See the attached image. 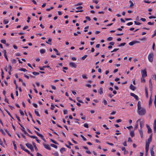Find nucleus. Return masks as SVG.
Wrapping results in <instances>:
<instances>
[{
	"mask_svg": "<svg viewBox=\"0 0 156 156\" xmlns=\"http://www.w3.org/2000/svg\"><path fill=\"white\" fill-rule=\"evenodd\" d=\"M148 142H146V143H149V144L150 143H151V141H152V139H151V138H149L148 139Z\"/></svg>",
	"mask_w": 156,
	"mask_h": 156,
	"instance_id": "3c124183",
	"label": "nucleus"
},
{
	"mask_svg": "<svg viewBox=\"0 0 156 156\" xmlns=\"http://www.w3.org/2000/svg\"><path fill=\"white\" fill-rule=\"evenodd\" d=\"M34 132L36 133L37 134V136L40 137H42V135L40 134L38 132L36 131L35 130Z\"/></svg>",
	"mask_w": 156,
	"mask_h": 156,
	"instance_id": "f3484780",
	"label": "nucleus"
},
{
	"mask_svg": "<svg viewBox=\"0 0 156 156\" xmlns=\"http://www.w3.org/2000/svg\"><path fill=\"white\" fill-rule=\"evenodd\" d=\"M0 144L2 146L4 147V144L1 140H0Z\"/></svg>",
	"mask_w": 156,
	"mask_h": 156,
	"instance_id": "680f3d73",
	"label": "nucleus"
},
{
	"mask_svg": "<svg viewBox=\"0 0 156 156\" xmlns=\"http://www.w3.org/2000/svg\"><path fill=\"white\" fill-rule=\"evenodd\" d=\"M151 96H152V95L151 94V96L150 97L149 100V105L150 106H151V105H151L152 104V99H151Z\"/></svg>",
	"mask_w": 156,
	"mask_h": 156,
	"instance_id": "6ab92c4d",
	"label": "nucleus"
},
{
	"mask_svg": "<svg viewBox=\"0 0 156 156\" xmlns=\"http://www.w3.org/2000/svg\"><path fill=\"white\" fill-rule=\"evenodd\" d=\"M0 131L4 135H5V133L4 132L3 130L2 129H0Z\"/></svg>",
	"mask_w": 156,
	"mask_h": 156,
	"instance_id": "e433bc0d",
	"label": "nucleus"
},
{
	"mask_svg": "<svg viewBox=\"0 0 156 156\" xmlns=\"http://www.w3.org/2000/svg\"><path fill=\"white\" fill-rule=\"evenodd\" d=\"M130 135L132 137L134 136L135 134L134 133V132L133 131H131L130 132Z\"/></svg>",
	"mask_w": 156,
	"mask_h": 156,
	"instance_id": "aec40b11",
	"label": "nucleus"
},
{
	"mask_svg": "<svg viewBox=\"0 0 156 156\" xmlns=\"http://www.w3.org/2000/svg\"><path fill=\"white\" fill-rule=\"evenodd\" d=\"M43 145L46 149L48 150H51V148L49 146L48 144H43Z\"/></svg>",
	"mask_w": 156,
	"mask_h": 156,
	"instance_id": "9d476101",
	"label": "nucleus"
},
{
	"mask_svg": "<svg viewBox=\"0 0 156 156\" xmlns=\"http://www.w3.org/2000/svg\"><path fill=\"white\" fill-rule=\"evenodd\" d=\"M40 52L41 54H44L45 52V50L44 49H41L40 50Z\"/></svg>",
	"mask_w": 156,
	"mask_h": 156,
	"instance_id": "473e14b6",
	"label": "nucleus"
},
{
	"mask_svg": "<svg viewBox=\"0 0 156 156\" xmlns=\"http://www.w3.org/2000/svg\"><path fill=\"white\" fill-rule=\"evenodd\" d=\"M142 77H145L147 76V72L146 69L144 70H142L141 71Z\"/></svg>",
	"mask_w": 156,
	"mask_h": 156,
	"instance_id": "7ed1b4c3",
	"label": "nucleus"
},
{
	"mask_svg": "<svg viewBox=\"0 0 156 156\" xmlns=\"http://www.w3.org/2000/svg\"><path fill=\"white\" fill-rule=\"evenodd\" d=\"M129 88L131 90H134L135 89V87L133 86L132 84L130 85Z\"/></svg>",
	"mask_w": 156,
	"mask_h": 156,
	"instance_id": "dca6fc26",
	"label": "nucleus"
},
{
	"mask_svg": "<svg viewBox=\"0 0 156 156\" xmlns=\"http://www.w3.org/2000/svg\"><path fill=\"white\" fill-rule=\"evenodd\" d=\"M145 92L146 97L148 98V95L147 90L146 87L145 88Z\"/></svg>",
	"mask_w": 156,
	"mask_h": 156,
	"instance_id": "2eb2a0df",
	"label": "nucleus"
},
{
	"mask_svg": "<svg viewBox=\"0 0 156 156\" xmlns=\"http://www.w3.org/2000/svg\"><path fill=\"white\" fill-rule=\"evenodd\" d=\"M86 19L87 20L89 21H90L91 20L89 16H86L85 17Z\"/></svg>",
	"mask_w": 156,
	"mask_h": 156,
	"instance_id": "69168bd1",
	"label": "nucleus"
},
{
	"mask_svg": "<svg viewBox=\"0 0 156 156\" xmlns=\"http://www.w3.org/2000/svg\"><path fill=\"white\" fill-rule=\"evenodd\" d=\"M1 42L2 43L4 44H6V40H2L1 41Z\"/></svg>",
	"mask_w": 156,
	"mask_h": 156,
	"instance_id": "4c0bfd02",
	"label": "nucleus"
},
{
	"mask_svg": "<svg viewBox=\"0 0 156 156\" xmlns=\"http://www.w3.org/2000/svg\"><path fill=\"white\" fill-rule=\"evenodd\" d=\"M24 151L27 153L29 154L30 153V151L27 149H25Z\"/></svg>",
	"mask_w": 156,
	"mask_h": 156,
	"instance_id": "4d7b16f0",
	"label": "nucleus"
},
{
	"mask_svg": "<svg viewBox=\"0 0 156 156\" xmlns=\"http://www.w3.org/2000/svg\"><path fill=\"white\" fill-rule=\"evenodd\" d=\"M16 118H17V119L19 121V122H21V120L20 119V118L17 115H16Z\"/></svg>",
	"mask_w": 156,
	"mask_h": 156,
	"instance_id": "e2e57ef3",
	"label": "nucleus"
},
{
	"mask_svg": "<svg viewBox=\"0 0 156 156\" xmlns=\"http://www.w3.org/2000/svg\"><path fill=\"white\" fill-rule=\"evenodd\" d=\"M139 40L141 41H146L147 39L146 37H144L142 38L139 39Z\"/></svg>",
	"mask_w": 156,
	"mask_h": 156,
	"instance_id": "58836bf2",
	"label": "nucleus"
},
{
	"mask_svg": "<svg viewBox=\"0 0 156 156\" xmlns=\"http://www.w3.org/2000/svg\"><path fill=\"white\" fill-rule=\"evenodd\" d=\"M84 127L87 128H88L89 127L88 124L86 123H85L84 124Z\"/></svg>",
	"mask_w": 156,
	"mask_h": 156,
	"instance_id": "bf43d9fd",
	"label": "nucleus"
},
{
	"mask_svg": "<svg viewBox=\"0 0 156 156\" xmlns=\"http://www.w3.org/2000/svg\"><path fill=\"white\" fill-rule=\"evenodd\" d=\"M138 124L137 123L135 125V126L134 127V129H136L138 127Z\"/></svg>",
	"mask_w": 156,
	"mask_h": 156,
	"instance_id": "052dcab7",
	"label": "nucleus"
},
{
	"mask_svg": "<svg viewBox=\"0 0 156 156\" xmlns=\"http://www.w3.org/2000/svg\"><path fill=\"white\" fill-rule=\"evenodd\" d=\"M141 119H138L137 121V122H140V129H142L143 127L144 126V121H140Z\"/></svg>",
	"mask_w": 156,
	"mask_h": 156,
	"instance_id": "39448f33",
	"label": "nucleus"
},
{
	"mask_svg": "<svg viewBox=\"0 0 156 156\" xmlns=\"http://www.w3.org/2000/svg\"><path fill=\"white\" fill-rule=\"evenodd\" d=\"M53 8H54V7H50V8L47 9L46 10V11H50L51 9H53Z\"/></svg>",
	"mask_w": 156,
	"mask_h": 156,
	"instance_id": "de8ad7c7",
	"label": "nucleus"
},
{
	"mask_svg": "<svg viewBox=\"0 0 156 156\" xmlns=\"http://www.w3.org/2000/svg\"><path fill=\"white\" fill-rule=\"evenodd\" d=\"M20 113L22 116H23L24 115V114L22 110H20Z\"/></svg>",
	"mask_w": 156,
	"mask_h": 156,
	"instance_id": "c03bdc74",
	"label": "nucleus"
},
{
	"mask_svg": "<svg viewBox=\"0 0 156 156\" xmlns=\"http://www.w3.org/2000/svg\"><path fill=\"white\" fill-rule=\"evenodd\" d=\"M20 147L21 148V149H22L23 150H24L25 149L24 147L22 144H20Z\"/></svg>",
	"mask_w": 156,
	"mask_h": 156,
	"instance_id": "603ef678",
	"label": "nucleus"
},
{
	"mask_svg": "<svg viewBox=\"0 0 156 156\" xmlns=\"http://www.w3.org/2000/svg\"><path fill=\"white\" fill-rule=\"evenodd\" d=\"M51 88H52V89L55 90L56 89V88L55 86H54V85H51Z\"/></svg>",
	"mask_w": 156,
	"mask_h": 156,
	"instance_id": "0e129e2a",
	"label": "nucleus"
},
{
	"mask_svg": "<svg viewBox=\"0 0 156 156\" xmlns=\"http://www.w3.org/2000/svg\"><path fill=\"white\" fill-rule=\"evenodd\" d=\"M140 42L139 41H133L132 42H130L129 43V44L130 46H132L134 44H136V43H139Z\"/></svg>",
	"mask_w": 156,
	"mask_h": 156,
	"instance_id": "0eeeda50",
	"label": "nucleus"
},
{
	"mask_svg": "<svg viewBox=\"0 0 156 156\" xmlns=\"http://www.w3.org/2000/svg\"><path fill=\"white\" fill-rule=\"evenodd\" d=\"M144 77H141V80L142 82L145 83V80L144 78Z\"/></svg>",
	"mask_w": 156,
	"mask_h": 156,
	"instance_id": "09e8293b",
	"label": "nucleus"
},
{
	"mask_svg": "<svg viewBox=\"0 0 156 156\" xmlns=\"http://www.w3.org/2000/svg\"><path fill=\"white\" fill-rule=\"evenodd\" d=\"M98 93L101 95L103 93V89L101 87L98 90Z\"/></svg>",
	"mask_w": 156,
	"mask_h": 156,
	"instance_id": "4468645a",
	"label": "nucleus"
},
{
	"mask_svg": "<svg viewBox=\"0 0 156 156\" xmlns=\"http://www.w3.org/2000/svg\"><path fill=\"white\" fill-rule=\"evenodd\" d=\"M69 66L72 67L76 68L77 67V65L74 62H70L69 63Z\"/></svg>",
	"mask_w": 156,
	"mask_h": 156,
	"instance_id": "423d86ee",
	"label": "nucleus"
},
{
	"mask_svg": "<svg viewBox=\"0 0 156 156\" xmlns=\"http://www.w3.org/2000/svg\"><path fill=\"white\" fill-rule=\"evenodd\" d=\"M154 54L152 53H150L148 55V60L150 62H152L153 61Z\"/></svg>",
	"mask_w": 156,
	"mask_h": 156,
	"instance_id": "f03ea898",
	"label": "nucleus"
},
{
	"mask_svg": "<svg viewBox=\"0 0 156 156\" xmlns=\"http://www.w3.org/2000/svg\"><path fill=\"white\" fill-rule=\"evenodd\" d=\"M83 4V3L82 2H79L78 3H77L75 5V6H78L80 5H81Z\"/></svg>",
	"mask_w": 156,
	"mask_h": 156,
	"instance_id": "6e6d98bb",
	"label": "nucleus"
},
{
	"mask_svg": "<svg viewBox=\"0 0 156 156\" xmlns=\"http://www.w3.org/2000/svg\"><path fill=\"white\" fill-rule=\"evenodd\" d=\"M34 112L35 114L37 115L38 116L40 117V116L39 114V112L36 110H35Z\"/></svg>",
	"mask_w": 156,
	"mask_h": 156,
	"instance_id": "a878e982",
	"label": "nucleus"
},
{
	"mask_svg": "<svg viewBox=\"0 0 156 156\" xmlns=\"http://www.w3.org/2000/svg\"><path fill=\"white\" fill-rule=\"evenodd\" d=\"M5 132H6V133H7V134L9 136H10L11 137V135L10 134V133L9 132V131L7 129H5Z\"/></svg>",
	"mask_w": 156,
	"mask_h": 156,
	"instance_id": "f704fd0d",
	"label": "nucleus"
},
{
	"mask_svg": "<svg viewBox=\"0 0 156 156\" xmlns=\"http://www.w3.org/2000/svg\"><path fill=\"white\" fill-rule=\"evenodd\" d=\"M3 23L4 24H7L9 23V21L7 20H3Z\"/></svg>",
	"mask_w": 156,
	"mask_h": 156,
	"instance_id": "7c9ffc66",
	"label": "nucleus"
},
{
	"mask_svg": "<svg viewBox=\"0 0 156 156\" xmlns=\"http://www.w3.org/2000/svg\"><path fill=\"white\" fill-rule=\"evenodd\" d=\"M65 151V148L64 147L62 148L60 150V151L62 153H63V151Z\"/></svg>",
	"mask_w": 156,
	"mask_h": 156,
	"instance_id": "393cba45",
	"label": "nucleus"
},
{
	"mask_svg": "<svg viewBox=\"0 0 156 156\" xmlns=\"http://www.w3.org/2000/svg\"><path fill=\"white\" fill-rule=\"evenodd\" d=\"M152 132V130L150 128H148V130H147V133H151Z\"/></svg>",
	"mask_w": 156,
	"mask_h": 156,
	"instance_id": "c9c22d12",
	"label": "nucleus"
},
{
	"mask_svg": "<svg viewBox=\"0 0 156 156\" xmlns=\"http://www.w3.org/2000/svg\"><path fill=\"white\" fill-rule=\"evenodd\" d=\"M154 104H156V95L154 96Z\"/></svg>",
	"mask_w": 156,
	"mask_h": 156,
	"instance_id": "338daca9",
	"label": "nucleus"
},
{
	"mask_svg": "<svg viewBox=\"0 0 156 156\" xmlns=\"http://www.w3.org/2000/svg\"><path fill=\"white\" fill-rule=\"evenodd\" d=\"M26 146L31 150V151H34V147L31 144L27 143L26 144Z\"/></svg>",
	"mask_w": 156,
	"mask_h": 156,
	"instance_id": "20e7f679",
	"label": "nucleus"
},
{
	"mask_svg": "<svg viewBox=\"0 0 156 156\" xmlns=\"http://www.w3.org/2000/svg\"><path fill=\"white\" fill-rule=\"evenodd\" d=\"M119 49V48H116L114 49L112 51H111V52H116L117 50H118Z\"/></svg>",
	"mask_w": 156,
	"mask_h": 156,
	"instance_id": "13d9d810",
	"label": "nucleus"
},
{
	"mask_svg": "<svg viewBox=\"0 0 156 156\" xmlns=\"http://www.w3.org/2000/svg\"><path fill=\"white\" fill-rule=\"evenodd\" d=\"M32 73L33 75L36 76L38 75L39 74V73L38 72H34Z\"/></svg>",
	"mask_w": 156,
	"mask_h": 156,
	"instance_id": "2f4dec72",
	"label": "nucleus"
},
{
	"mask_svg": "<svg viewBox=\"0 0 156 156\" xmlns=\"http://www.w3.org/2000/svg\"><path fill=\"white\" fill-rule=\"evenodd\" d=\"M79 98L77 97L76 98L77 100L80 103H83V102L81 100H79Z\"/></svg>",
	"mask_w": 156,
	"mask_h": 156,
	"instance_id": "bb28decb",
	"label": "nucleus"
},
{
	"mask_svg": "<svg viewBox=\"0 0 156 156\" xmlns=\"http://www.w3.org/2000/svg\"><path fill=\"white\" fill-rule=\"evenodd\" d=\"M155 43H154L153 44V45H152V49L154 51V49H155Z\"/></svg>",
	"mask_w": 156,
	"mask_h": 156,
	"instance_id": "864d4df0",
	"label": "nucleus"
},
{
	"mask_svg": "<svg viewBox=\"0 0 156 156\" xmlns=\"http://www.w3.org/2000/svg\"><path fill=\"white\" fill-rule=\"evenodd\" d=\"M67 110L66 109H65L63 110L64 115L66 114L67 113Z\"/></svg>",
	"mask_w": 156,
	"mask_h": 156,
	"instance_id": "a19ab883",
	"label": "nucleus"
},
{
	"mask_svg": "<svg viewBox=\"0 0 156 156\" xmlns=\"http://www.w3.org/2000/svg\"><path fill=\"white\" fill-rule=\"evenodd\" d=\"M83 8V7L82 6H79L76 7V9H81Z\"/></svg>",
	"mask_w": 156,
	"mask_h": 156,
	"instance_id": "8fccbe9b",
	"label": "nucleus"
},
{
	"mask_svg": "<svg viewBox=\"0 0 156 156\" xmlns=\"http://www.w3.org/2000/svg\"><path fill=\"white\" fill-rule=\"evenodd\" d=\"M87 55H85L83 57L81 58V59L83 60H84L87 57Z\"/></svg>",
	"mask_w": 156,
	"mask_h": 156,
	"instance_id": "cd10ccee",
	"label": "nucleus"
},
{
	"mask_svg": "<svg viewBox=\"0 0 156 156\" xmlns=\"http://www.w3.org/2000/svg\"><path fill=\"white\" fill-rule=\"evenodd\" d=\"M51 110H54V108L55 107V105H54L53 104H52L51 105Z\"/></svg>",
	"mask_w": 156,
	"mask_h": 156,
	"instance_id": "a18cd8bd",
	"label": "nucleus"
},
{
	"mask_svg": "<svg viewBox=\"0 0 156 156\" xmlns=\"http://www.w3.org/2000/svg\"><path fill=\"white\" fill-rule=\"evenodd\" d=\"M149 145V143H146L145 151L146 153H147L148 151Z\"/></svg>",
	"mask_w": 156,
	"mask_h": 156,
	"instance_id": "1a4fd4ad",
	"label": "nucleus"
},
{
	"mask_svg": "<svg viewBox=\"0 0 156 156\" xmlns=\"http://www.w3.org/2000/svg\"><path fill=\"white\" fill-rule=\"evenodd\" d=\"M150 151L151 156H154V152L153 151V148H152V149H151Z\"/></svg>",
	"mask_w": 156,
	"mask_h": 156,
	"instance_id": "a211bd4d",
	"label": "nucleus"
},
{
	"mask_svg": "<svg viewBox=\"0 0 156 156\" xmlns=\"http://www.w3.org/2000/svg\"><path fill=\"white\" fill-rule=\"evenodd\" d=\"M21 130L23 132H24V134H25V135H27V132L24 129H21Z\"/></svg>",
	"mask_w": 156,
	"mask_h": 156,
	"instance_id": "79ce46f5",
	"label": "nucleus"
},
{
	"mask_svg": "<svg viewBox=\"0 0 156 156\" xmlns=\"http://www.w3.org/2000/svg\"><path fill=\"white\" fill-rule=\"evenodd\" d=\"M19 70L20 71H23L24 72H25L27 71V70H26V69L23 68L19 69Z\"/></svg>",
	"mask_w": 156,
	"mask_h": 156,
	"instance_id": "4be33fe9",
	"label": "nucleus"
},
{
	"mask_svg": "<svg viewBox=\"0 0 156 156\" xmlns=\"http://www.w3.org/2000/svg\"><path fill=\"white\" fill-rule=\"evenodd\" d=\"M50 140L51 141V142H52V143H54L56 144H57V145L58 144V143H57L56 141L53 140V139H50Z\"/></svg>",
	"mask_w": 156,
	"mask_h": 156,
	"instance_id": "412c9836",
	"label": "nucleus"
},
{
	"mask_svg": "<svg viewBox=\"0 0 156 156\" xmlns=\"http://www.w3.org/2000/svg\"><path fill=\"white\" fill-rule=\"evenodd\" d=\"M130 94L131 96L133 97L136 100H139L138 97L134 93H131Z\"/></svg>",
	"mask_w": 156,
	"mask_h": 156,
	"instance_id": "9b49d317",
	"label": "nucleus"
},
{
	"mask_svg": "<svg viewBox=\"0 0 156 156\" xmlns=\"http://www.w3.org/2000/svg\"><path fill=\"white\" fill-rule=\"evenodd\" d=\"M129 2L130 3V7H132L134 5V4L133 3V2L131 1L130 0L129 1Z\"/></svg>",
	"mask_w": 156,
	"mask_h": 156,
	"instance_id": "c85d7f7f",
	"label": "nucleus"
},
{
	"mask_svg": "<svg viewBox=\"0 0 156 156\" xmlns=\"http://www.w3.org/2000/svg\"><path fill=\"white\" fill-rule=\"evenodd\" d=\"M12 143H13V146L14 147V149L16 150V144H15V141H12Z\"/></svg>",
	"mask_w": 156,
	"mask_h": 156,
	"instance_id": "b1692460",
	"label": "nucleus"
},
{
	"mask_svg": "<svg viewBox=\"0 0 156 156\" xmlns=\"http://www.w3.org/2000/svg\"><path fill=\"white\" fill-rule=\"evenodd\" d=\"M82 77L83 79H87V78L86 75L85 74H83L82 75Z\"/></svg>",
	"mask_w": 156,
	"mask_h": 156,
	"instance_id": "ea45409f",
	"label": "nucleus"
},
{
	"mask_svg": "<svg viewBox=\"0 0 156 156\" xmlns=\"http://www.w3.org/2000/svg\"><path fill=\"white\" fill-rule=\"evenodd\" d=\"M122 150L124 151V154H127L128 153V151H126V150L125 147H122L121 148Z\"/></svg>",
	"mask_w": 156,
	"mask_h": 156,
	"instance_id": "ddd939ff",
	"label": "nucleus"
},
{
	"mask_svg": "<svg viewBox=\"0 0 156 156\" xmlns=\"http://www.w3.org/2000/svg\"><path fill=\"white\" fill-rule=\"evenodd\" d=\"M11 62L12 63H16V61L15 59H13L12 60Z\"/></svg>",
	"mask_w": 156,
	"mask_h": 156,
	"instance_id": "5fc2aeb1",
	"label": "nucleus"
},
{
	"mask_svg": "<svg viewBox=\"0 0 156 156\" xmlns=\"http://www.w3.org/2000/svg\"><path fill=\"white\" fill-rule=\"evenodd\" d=\"M80 136L84 141H86L87 140V139L83 135H81Z\"/></svg>",
	"mask_w": 156,
	"mask_h": 156,
	"instance_id": "c756f323",
	"label": "nucleus"
},
{
	"mask_svg": "<svg viewBox=\"0 0 156 156\" xmlns=\"http://www.w3.org/2000/svg\"><path fill=\"white\" fill-rule=\"evenodd\" d=\"M152 77L154 78V80H156V75H152Z\"/></svg>",
	"mask_w": 156,
	"mask_h": 156,
	"instance_id": "774afa93",
	"label": "nucleus"
},
{
	"mask_svg": "<svg viewBox=\"0 0 156 156\" xmlns=\"http://www.w3.org/2000/svg\"><path fill=\"white\" fill-rule=\"evenodd\" d=\"M126 44V43H122L120 44L118 46H119V47H121V46H124Z\"/></svg>",
	"mask_w": 156,
	"mask_h": 156,
	"instance_id": "72a5a7b5",
	"label": "nucleus"
},
{
	"mask_svg": "<svg viewBox=\"0 0 156 156\" xmlns=\"http://www.w3.org/2000/svg\"><path fill=\"white\" fill-rule=\"evenodd\" d=\"M113 39V38L112 37H109L107 38V40L108 41H111Z\"/></svg>",
	"mask_w": 156,
	"mask_h": 156,
	"instance_id": "37998d69",
	"label": "nucleus"
},
{
	"mask_svg": "<svg viewBox=\"0 0 156 156\" xmlns=\"http://www.w3.org/2000/svg\"><path fill=\"white\" fill-rule=\"evenodd\" d=\"M139 134L140 135V136L141 138L143 137V134L142 129H140L139 130Z\"/></svg>",
	"mask_w": 156,
	"mask_h": 156,
	"instance_id": "f8f14e48",
	"label": "nucleus"
},
{
	"mask_svg": "<svg viewBox=\"0 0 156 156\" xmlns=\"http://www.w3.org/2000/svg\"><path fill=\"white\" fill-rule=\"evenodd\" d=\"M134 23L135 24H136V25H140L141 24V23H140L139 22H138L136 21H134Z\"/></svg>",
	"mask_w": 156,
	"mask_h": 156,
	"instance_id": "49530a36",
	"label": "nucleus"
},
{
	"mask_svg": "<svg viewBox=\"0 0 156 156\" xmlns=\"http://www.w3.org/2000/svg\"><path fill=\"white\" fill-rule=\"evenodd\" d=\"M137 112L139 115H144L146 113V109L144 108H143L142 109L140 110H138Z\"/></svg>",
	"mask_w": 156,
	"mask_h": 156,
	"instance_id": "f257e3e1",
	"label": "nucleus"
},
{
	"mask_svg": "<svg viewBox=\"0 0 156 156\" xmlns=\"http://www.w3.org/2000/svg\"><path fill=\"white\" fill-rule=\"evenodd\" d=\"M50 146L52 147H53L55 148H57V146L54 144H50Z\"/></svg>",
	"mask_w": 156,
	"mask_h": 156,
	"instance_id": "5701e85b",
	"label": "nucleus"
},
{
	"mask_svg": "<svg viewBox=\"0 0 156 156\" xmlns=\"http://www.w3.org/2000/svg\"><path fill=\"white\" fill-rule=\"evenodd\" d=\"M149 87L150 90L151 91L152 90V84L151 79L149 80Z\"/></svg>",
	"mask_w": 156,
	"mask_h": 156,
	"instance_id": "6e6552de",
	"label": "nucleus"
}]
</instances>
